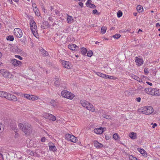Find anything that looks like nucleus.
Masks as SVG:
<instances>
[{"label": "nucleus", "mask_w": 160, "mask_h": 160, "mask_svg": "<svg viewBox=\"0 0 160 160\" xmlns=\"http://www.w3.org/2000/svg\"><path fill=\"white\" fill-rule=\"evenodd\" d=\"M153 88H146L144 89V91L147 93L150 94L152 96H153Z\"/></svg>", "instance_id": "obj_14"}, {"label": "nucleus", "mask_w": 160, "mask_h": 160, "mask_svg": "<svg viewBox=\"0 0 160 160\" xmlns=\"http://www.w3.org/2000/svg\"><path fill=\"white\" fill-rule=\"evenodd\" d=\"M10 63H12L14 67H17L20 64V61L15 59H13L11 60Z\"/></svg>", "instance_id": "obj_16"}, {"label": "nucleus", "mask_w": 160, "mask_h": 160, "mask_svg": "<svg viewBox=\"0 0 160 160\" xmlns=\"http://www.w3.org/2000/svg\"><path fill=\"white\" fill-rule=\"evenodd\" d=\"M108 75H107L105 74H104V75H103V78H104V79H108Z\"/></svg>", "instance_id": "obj_47"}, {"label": "nucleus", "mask_w": 160, "mask_h": 160, "mask_svg": "<svg viewBox=\"0 0 160 160\" xmlns=\"http://www.w3.org/2000/svg\"><path fill=\"white\" fill-rule=\"evenodd\" d=\"M137 11L139 12H141L143 11V7L140 5H138L137 7Z\"/></svg>", "instance_id": "obj_28"}, {"label": "nucleus", "mask_w": 160, "mask_h": 160, "mask_svg": "<svg viewBox=\"0 0 160 160\" xmlns=\"http://www.w3.org/2000/svg\"><path fill=\"white\" fill-rule=\"evenodd\" d=\"M44 23L45 25H46V26L44 27V26H43L42 25L41 26V28H42L45 29H46L47 28H48V27H49V25L48 22H44Z\"/></svg>", "instance_id": "obj_34"}, {"label": "nucleus", "mask_w": 160, "mask_h": 160, "mask_svg": "<svg viewBox=\"0 0 160 160\" xmlns=\"http://www.w3.org/2000/svg\"><path fill=\"white\" fill-rule=\"evenodd\" d=\"M144 72L145 74L147 75L148 73V68H145L144 70Z\"/></svg>", "instance_id": "obj_45"}, {"label": "nucleus", "mask_w": 160, "mask_h": 160, "mask_svg": "<svg viewBox=\"0 0 160 160\" xmlns=\"http://www.w3.org/2000/svg\"><path fill=\"white\" fill-rule=\"evenodd\" d=\"M61 95L63 98L68 99L72 100L75 97V95L66 90L62 91L61 92Z\"/></svg>", "instance_id": "obj_5"}, {"label": "nucleus", "mask_w": 160, "mask_h": 160, "mask_svg": "<svg viewBox=\"0 0 160 160\" xmlns=\"http://www.w3.org/2000/svg\"><path fill=\"white\" fill-rule=\"evenodd\" d=\"M43 54L44 56H47L48 54V52L45 50H43L42 51Z\"/></svg>", "instance_id": "obj_46"}, {"label": "nucleus", "mask_w": 160, "mask_h": 160, "mask_svg": "<svg viewBox=\"0 0 160 160\" xmlns=\"http://www.w3.org/2000/svg\"><path fill=\"white\" fill-rule=\"evenodd\" d=\"M3 155L0 152V160H3Z\"/></svg>", "instance_id": "obj_50"}, {"label": "nucleus", "mask_w": 160, "mask_h": 160, "mask_svg": "<svg viewBox=\"0 0 160 160\" xmlns=\"http://www.w3.org/2000/svg\"><path fill=\"white\" fill-rule=\"evenodd\" d=\"M141 98L140 97L137 98L136 99V100L138 102H140L141 101Z\"/></svg>", "instance_id": "obj_48"}, {"label": "nucleus", "mask_w": 160, "mask_h": 160, "mask_svg": "<svg viewBox=\"0 0 160 160\" xmlns=\"http://www.w3.org/2000/svg\"><path fill=\"white\" fill-rule=\"evenodd\" d=\"M30 100L34 101L38 99L39 97L38 96L35 95H31Z\"/></svg>", "instance_id": "obj_26"}, {"label": "nucleus", "mask_w": 160, "mask_h": 160, "mask_svg": "<svg viewBox=\"0 0 160 160\" xmlns=\"http://www.w3.org/2000/svg\"><path fill=\"white\" fill-rule=\"evenodd\" d=\"M118 78L116 77L113 76H110L109 75H108V79L111 80H116Z\"/></svg>", "instance_id": "obj_37"}, {"label": "nucleus", "mask_w": 160, "mask_h": 160, "mask_svg": "<svg viewBox=\"0 0 160 160\" xmlns=\"http://www.w3.org/2000/svg\"><path fill=\"white\" fill-rule=\"evenodd\" d=\"M92 14H94L99 15V13H98V12L97 10L94 9L93 10Z\"/></svg>", "instance_id": "obj_44"}, {"label": "nucleus", "mask_w": 160, "mask_h": 160, "mask_svg": "<svg viewBox=\"0 0 160 160\" xmlns=\"http://www.w3.org/2000/svg\"><path fill=\"white\" fill-rule=\"evenodd\" d=\"M67 22L69 23H71L73 21V18L71 16L67 15Z\"/></svg>", "instance_id": "obj_25"}, {"label": "nucleus", "mask_w": 160, "mask_h": 160, "mask_svg": "<svg viewBox=\"0 0 160 160\" xmlns=\"http://www.w3.org/2000/svg\"><path fill=\"white\" fill-rule=\"evenodd\" d=\"M133 15H134V16H136L137 15V13H134Z\"/></svg>", "instance_id": "obj_61"}, {"label": "nucleus", "mask_w": 160, "mask_h": 160, "mask_svg": "<svg viewBox=\"0 0 160 160\" xmlns=\"http://www.w3.org/2000/svg\"><path fill=\"white\" fill-rule=\"evenodd\" d=\"M80 103L84 108H86L87 110L92 112L95 111V108L92 104L89 102L84 100H81Z\"/></svg>", "instance_id": "obj_2"}, {"label": "nucleus", "mask_w": 160, "mask_h": 160, "mask_svg": "<svg viewBox=\"0 0 160 160\" xmlns=\"http://www.w3.org/2000/svg\"><path fill=\"white\" fill-rule=\"evenodd\" d=\"M20 29L18 28H15L14 30V34L17 37L20 38Z\"/></svg>", "instance_id": "obj_21"}, {"label": "nucleus", "mask_w": 160, "mask_h": 160, "mask_svg": "<svg viewBox=\"0 0 160 160\" xmlns=\"http://www.w3.org/2000/svg\"><path fill=\"white\" fill-rule=\"evenodd\" d=\"M103 118L107 119H110L111 118V116L107 115H103Z\"/></svg>", "instance_id": "obj_42"}, {"label": "nucleus", "mask_w": 160, "mask_h": 160, "mask_svg": "<svg viewBox=\"0 0 160 160\" xmlns=\"http://www.w3.org/2000/svg\"><path fill=\"white\" fill-rule=\"evenodd\" d=\"M44 116L45 118L48 119L55 121L56 120V117L55 116L51 114H49L48 113H45L44 114Z\"/></svg>", "instance_id": "obj_12"}, {"label": "nucleus", "mask_w": 160, "mask_h": 160, "mask_svg": "<svg viewBox=\"0 0 160 160\" xmlns=\"http://www.w3.org/2000/svg\"><path fill=\"white\" fill-rule=\"evenodd\" d=\"M112 137L113 139L115 140H119L120 139L119 136L117 133L114 134Z\"/></svg>", "instance_id": "obj_27"}, {"label": "nucleus", "mask_w": 160, "mask_h": 160, "mask_svg": "<svg viewBox=\"0 0 160 160\" xmlns=\"http://www.w3.org/2000/svg\"><path fill=\"white\" fill-rule=\"evenodd\" d=\"M42 8V9L43 10V12H45V8L44 7H43V8Z\"/></svg>", "instance_id": "obj_58"}, {"label": "nucleus", "mask_w": 160, "mask_h": 160, "mask_svg": "<svg viewBox=\"0 0 160 160\" xmlns=\"http://www.w3.org/2000/svg\"><path fill=\"white\" fill-rule=\"evenodd\" d=\"M121 37V35L119 34H116L114 35L113 36V38L116 39H118Z\"/></svg>", "instance_id": "obj_43"}, {"label": "nucleus", "mask_w": 160, "mask_h": 160, "mask_svg": "<svg viewBox=\"0 0 160 160\" xmlns=\"http://www.w3.org/2000/svg\"><path fill=\"white\" fill-rule=\"evenodd\" d=\"M32 6L33 10H34L36 9H37V8H38L37 7V5H36V4L34 2H32Z\"/></svg>", "instance_id": "obj_40"}, {"label": "nucleus", "mask_w": 160, "mask_h": 160, "mask_svg": "<svg viewBox=\"0 0 160 160\" xmlns=\"http://www.w3.org/2000/svg\"><path fill=\"white\" fill-rule=\"evenodd\" d=\"M6 94V95H5V97L4 98L6 99L9 100H12L14 101H17V98L14 95L10 93H8L7 92Z\"/></svg>", "instance_id": "obj_9"}, {"label": "nucleus", "mask_w": 160, "mask_h": 160, "mask_svg": "<svg viewBox=\"0 0 160 160\" xmlns=\"http://www.w3.org/2000/svg\"><path fill=\"white\" fill-rule=\"evenodd\" d=\"M45 140H46L45 138V137H43V138H42L41 139V141L42 142H43L45 141Z\"/></svg>", "instance_id": "obj_52"}, {"label": "nucleus", "mask_w": 160, "mask_h": 160, "mask_svg": "<svg viewBox=\"0 0 160 160\" xmlns=\"http://www.w3.org/2000/svg\"><path fill=\"white\" fill-rule=\"evenodd\" d=\"M15 58H18V59H20V56L16 55H15Z\"/></svg>", "instance_id": "obj_55"}, {"label": "nucleus", "mask_w": 160, "mask_h": 160, "mask_svg": "<svg viewBox=\"0 0 160 160\" xmlns=\"http://www.w3.org/2000/svg\"><path fill=\"white\" fill-rule=\"evenodd\" d=\"M7 40H10L12 41L14 40L13 36L12 35H9L7 37Z\"/></svg>", "instance_id": "obj_35"}, {"label": "nucleus", "mask_w": 160, "mask_h": 160, "mask_svg": "<svg viewBox=\"0 0 160 160\" xmlns=\"http://www.w3.org/2000/svg\"><path fill=\"white\" fill-rule=\"evenodd\" d=\"M48 19L49 21H50L52 22V18H48Z\"/></svg>", "instance_id": "obj_56"}, {"label": "nucleus", "mask_w": 160, "mask_h": 160, "mask_svg": "<svg viewBox=\"0 0 160 160\" xmlns=\"http://www.w3.org/2000/svg\"><path fill=\"white\" fill-rule=\"evenodd\" d=\"M104 40H108V39L107 38H104Z\"/></svg>", "instance_id": "obj_64"}, {"label": "nucleus", "mask_w": 160, "mask_h": 160, "mask_svg": "<svg viewBox=\"0 0 160 160\" xmlns=\"http://www.w3.org/2000/svg\"><path fill=\"white\" fill-rule=\"evenodd\" d=\"M94 73L98 76L103 78L104 73H102L99 72H95Z\"/></svg>", "instance_id": "obj_33"}, {"label": "nucleus", "mask_w": 160, "mask_h": 160, "mask_svg": "<svg viewBox=\"0 0 160 160\" xmlns=\"http://www.w3.org/2000/svg\"><path fill=\"white\" fill-rule=\"evenodd\" d=\"M33 11L34 12L35 15L39 17L40 16V13L38 8H37V9H36L34 10Z\"/></svg>", "instance_id": "obj_32"}, {"label": "nucleus", "mask_w": 160, "mask_h": 160, "mask_svg": "<svg viewBox=\"0 0 160 160\" xmlns=\"http://www.w3.org/2000/svg\"><path fill=\"white\" fill-rule=\"evenodd\" d=\"M129 137L132 140H134L137 138L138 136L136 132H131L129 134Z\"/></svg>", "instance_id": "obj_17"}, {"label": "nucleus", "mask_w": 160, "mask_h": 160, "mask_svg": "<svg viewBox=\"0 0 160 160\" xmlns=\"http://www.w3.org/2000/svg\"><path fill=\"white\" fill-rule=\"evenodd\" d=\"M99 43V42H98V41H96V42H95V43L96 44H97L98 43Z\"/></svg>", "instance_id": "obj_62"}, {"label": "nucleus", "mask_w": 160, "mask_h": 160, "mask_svg": "<svg viewBox=\"0 0 160 160\" xmlns=\"http://www.w3.org/2000/svg\"><path fill=\"white\" fill-rule=\"evenodd\" d=\"M28 153H29V154H30L31 156H33L34 155L33 152L31 151H29Z\"/></svg>", "instance_id": "obj_49"}, {"label": "nucleus", "mask_w": 160, "mask_h": 160, "mask_svg": "<svg viewBox=\"0 0 160 160\" xmlns=\"http://www.w3.org/2000/svg\"><path fill=\"white\" fill-rule=\"evenodd\" d=\"M92 1L88 0L86 2V5L87 7L94 8H95V6L93 4L91 3Z\"/></svg>", "instance_id": "obj_20"}, {"label": "nucleus", "mask_w": 160, "mask_h": 160, "mask_svg": "<svg viewBox=\"0 0 160 160\" xmlns=\"http://www.w3.org/2000/svg\"><path fill=\"white\" fill-rule=\"evenodd\" d=\"M30 29L33 35L37 38H38L39 35L38 33L37 28L36 24L34 21L31 20L30 21Z\"/></svg>", "instance_id": "obj_3"}, {"label": "nucleus", "mask_w": 160, "mask_h": 160, "mask_svg": "<svg viewBox=\"0 0 160 160\" xmlns=\"http://www.w3.org/2000/svg\"><path fill=\"white\" fill-rule=\"evenodd\" d=\"M78 4L81 7H83V3H82V2H79L78 3Z\"/></svg>", "instance_id": "obj_51"}, {"label": "nucleus", "mask_w": 160, "mask_h": 160, "mask_svg": "<svg viewBox=\"0 0 160 160\" xmlns=\"http://www.w3.org/2000/svg\"><path fill=\"white\" fill-rule=\"evenodd\" d=\"M26 136L29 135L32 132V129L31 125L27 123L22 124L21 125V128Z\"/></svg>", "instance_id": "obj_4"}, {"label": "nucleus", "mask_w": 160, "mask_h": 160, "mask_svg": "<svg viewBox=\"0 0 160 160\" xmlns=\"http://www.w3.org/2000/svg\"><path fill=\"white\" fill-rule=\"evenodd\" d=\"M107 28L105 26H102L101 28V32L102 34H104L106 32Z\"/></svg>", "instance_id": "obj_30"}, {"label": "nucleus", "mask_w": 160, "mask_h": 160, "mask_svg": "<svg viewBox=\"0 0 160 160\" xmlns=\"http://www.w3.org/2000/svg\"><path fill=\"white\" fill-rule=\"evenodd\" d=\"M106 129L105 128L101 127L95 128L93 131L94 132L97 134H101Z\"/></svg>", "instance_id": "obj_11"}, {"label": "nucleus", "mask_w": 160, "mask_h": 160, "mask_svg": "<svg viewBox=\"0 0 160 160\" xmlns=\"http://www.w3.org/2000/svg\"><path fill=\"white\" fill-rule=\"evenodd\" d=\"M160 25V24L159 23H157L156 24V26L158 27V26Z\"/></svg>", "instance_id": "obj_59"}, {"label": "nucleus", "mask_w": 160, "mask_h": 160, "mask_svg": "<svg viewBox=\"0 0 160 160\" xmlns=\"http://www.w3.org/2000/svg\"><path fill=\"white\" fill-rule=\"evenodd\" d=\"M12 129L14 130V132L16 133L14 137L15 138H17L18 136V134L17 133L18 132L17 129L16 128L17 127L14 126V127H12Z\"/></svg>", "instance_id": "obj_31"}, {"label": "nucleus", "mask_w": 160, "mask_h": 160, "mask_svg": "<svg viewBox=\"0 0 160 160\" xmlns=\"http://www.w3.org/2000/svg\"><path fill=\"white\" fill-rule=\"evenodd\" d=\"M6 92L0 91V97L4 98L5 97V95H6Z\"/></svg>", "instance_id": "obj_36"}, {"label": "nucleus", "mask_w": 160, "mask_h": 160, "mask_svg": "<svg viewBox=\"0 0 160 160\" xmlns=\"http://www.w3.org/2000/svg\"><path fill=\"white\" fill-rule=\"evenodd\" d=\"M49 147V149L50 151L54 152L57 150L56 147L54 146V144L52 143L50 144Z\"/></svg>", "instance_id": "obj_22"}, {"label": "nucleus", "mask_w": 160, "mask_h": 160, "mask_svg": "<svg viewBox=\"0 0 160 160\" xmlns=\"http://www.w3.org/2000/svg\"><path fill=\"white\" fill-rule=\"evenodd\" d=\"M122 15V12L120 11L119 10L117 12V17H118L119 18L121 17Z\"/></svg>", "instance_id": "obj_38"}, {"label": "nucleus", "mask_w": 160, "mask_h": 160, "mask_svg": "<svg viewBox=\"0 0 160 160\" xmlns=\"http://www.w3.org/2000/svg\"><path fill=\"white\" fill-rule=\"evenodd\" d=\"M24 38V41H23V42L24 43H25V41H26V38Z\"/></svg>", "instance_id": "obj_60"}, {"label": "nucleus", "mask_w": 160, "mask_h": 160, "mask_svg": "<svg viewBox=\"0 0 160 160\" xmlns=\"http://www.w3.org/2000/svg\"><path fill=\"white\" fill-rule=\"evenodd\" d=\"M87 52V50L86 48L82 47L81 48V53L83 55H85Z\"/></svg>", "instance_id": "obj_29"}, {"label": "nucleus", "mask_w": 160, "mask_h": 160, "mask_svg": "<svg viewBox=\"0 0 160 160\" xmlns=\"http://www.w3.org/2000/svg\"><path fill=\"white\" fill-rule=\"evenodd\" d=\"M139 112L140 113L149 115L152 113L154 112V110L152 106H147L140 108L139 109Z\"/></svg>", "instance_id": "obj_1"}, {"label": "nucleus", "mask_w": 160, "mask_h": 160, "mask_svg": "<svg viewBox=\"0 0 160 160\" xmlns=\"http://www.w3.org/2000/svg\"><path fill=\"white\" fill-rule=\"evenodd\" d=\"M93 54V52L91 50L89 51L87 53V56L89 57H91Z\"/></svg>", "instance_id": "obj_41"}, {"label": "nucleus", "mask_w": 160, "mask_h": 160, "mask_svg": "<svg viewBox=\"0 0 160 160\" xmlns=\"http://www.w3.org/2000/svg\"><path fill=\"white\" fill-rule=\"evenodd\" d=\"M153 96H160V89L158 88H153Z\"/></svg>", "instance_id": "obj_18"}, {"label": "nucleus", "mask_w": 160, "mask_h": 160, "mask_svg": "<svg viewBox=\"0 0 160 160\" xmlns=\"http://www.w3.org/2000/svg\"><path fill=\"white\" fill-rule=\"evenodd\" d=\"M137 150L143 156L147 157V152L144 149L138 148H137Z\"/></svg>", "instance_id": "obj_19"}, {"label": "nucleus", "mask_w": 160, "mask_h": 160, "mask_svg": "<svg viewBox=\"0 0 160 160\" xmlns=\"http://www.w3.org/2000/svg\"><path fill=\"white\" fill-rule=\"evenodd\" d=\"M65 138L68 141L72 142H76L78 140L76 137L72 135L69 134H66L65 136Z\"/></svg>", "instance_id": "obj_6"}, {"label": "nucleus", "mask_w": 160, "mask_h": 160, "mask_svg": "<svg viewBox=\"0 0 160 160\" xmlns=\"http://www.w3.org/2000/svg\"><path fill=\"white\" fill-rule=\"evenodd\" d=\"M24 97L27 99L30 100L31 95H29L28 94H24L23 95Z\"/></svg>", "instance_id": "obj_39"}, {"label": "nucleus", "mask_w": 160, "mask_h": 160, "mask_svg": "<svg viewBox=\"0 0 160 160\" xmlns=\"http://www.w3.org/2000/svg\"><path fill=\"white\" fill-rule=\"evenodd\" d=\"M49 105L52 106V107L54 108L57 105V102L55 100H52L51 101Z\"/></svg>", "instance_id": "obj_23"}, {"label": "nucleus", "mask_w": 160, "mask_h": 160, "mask_svg": "<svg viewBox=\"0 0 160 160\" xmlns=\"http://www.w3.org/2000/svg\"><path fill=\"white\" fill-rule=\"evenodd\" d=\"M157 126V124L156 123H155L154 124H153V125L152 126V128H154L155 127Z\"/></svg>", "instance_id": "obj_53"}, {"label": "nucleus", "mask_w": 160, "mask_h": 160, "mask_svg": "<svg viewBox=\"0 0 160 160\" xmlns=\"http://www.w3.org/2000/svg\"><path fill=\"white\" fill-rule=\"evenodd\" d=\"M68 47L72 51H76L79 48L76 45L72 43L69 44L68 46Z\"/></svg>", "instance_id": "obj_13"}, {"label": "nucleus", "mask_w": 160, "mask_h": 160, "mask_svg": "<svg viewBox=\"0 0 160 160\" xmlns=\"http://www.w3.org/2000/svg\"><path fill=\"white\" fill-rule=\"evenodd\" d=\"M135 62L136 64L138 66H141L144 62V61L142 58L140 56L136 57L135 58Z\"/></svg>", "instance_id": "obj_8"}, {"label": "nucleus", "mask_w": 160, "mask_h": 160, "mask_svg": "<svg viewBox=\"0 0 160 160\" xmlns=\"http://www.w3.org/2000/svg\"><path fill=\"white\" fill-rule=\"evenodd\" d=\"M146 83L150 86H151L152 85V83L149 82H146Z\"/></svg>", "instance_id": "obj_54"}, {"label": "nucleus", "mask_w": 160, "mask_h": 160, "mask_svg": "<svg viewBox=\"0 0 160 160\" xmlns=\"http://www.w3.org/2000/svg\"><path fill=\"white\" fill-rule=\"evenodd\" d=\"M105 138L106 139H109V137H107V136H105Z\"/></svg>", "instance_id": "obj_57"}, {"label": "nucleus", "mask_w": 160, "mask_h": 160, "mask_svg": "<svg viewBox=\"0 0 160 160\" xmlns=\"http://www.w3.org/2000/svg\"><path fill=\"white\" fill-rule=\"evenodd\" d=\"M0 72L3 76L5 78H10L11 77V73L6 69L1 70L0 71Z\"/></svg>", "instance_id": "obj_7"}, {"label": "nucleus", "mask_w": 160, "mask_h": 160, "mask_svg": "<svg viewBox=\"0 0 160 160\" xmlns=\"http://www.w3.org/2000/svg\"><path fill=\"white\" fill-rule=\"evenodd\" d=\"M94 146L97 149H99L103 147L102 144L99 143L97 141H94L93 142Z\"/></svg>", "instance_id": "obj_15"}, {"label": "nucleus", "mask_w": 160, "mask_h": 160, "mask_svg": "<svg viewBox=\"0 0 160 160\" xmlns=\"http://www.w3.org/2000/svg\"><path fill=\"white\" fill-rule=\"evenodd\" d=\"M142 30H141V29H139L138 30V32H142Z\"/></svg>", "instance_id": "obj_63"}, {"label": "nucleus", "mask_w": 160, "mask_h": 160, "mask_svg": "<svg viewBox=\"0 0 160 160\" xmlns=\"http://www.w3.org/2000/svg\"><path fill=\"white\" fill-rule=\"evenodd\" d=\"M132 77L134 79L140 82H142V80L141 78L135 75H132Z\"/></svg>", "instance_id": "obj_24"}, {"label": "nucleus", "mask_w": 160, "mask_h": 160, "mask_svg": "<svg viewBox=\"0 0 160 160\" xmlns=\"http://www.w3.org/2000/svg\"><path fill=\"white\" fill-rule=\"evenodd\" d=\"M61 63L63 67L65 68L70 69L72 67V64L69 61L62 60Z\"/></svg>", "instance_id": "obj_10"}]
</instances>
